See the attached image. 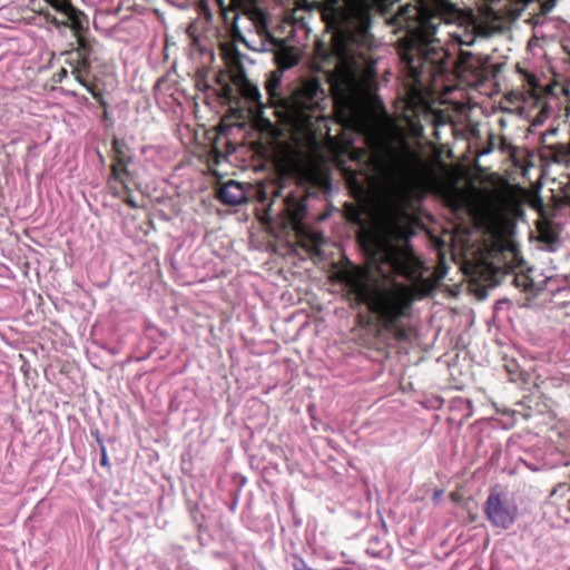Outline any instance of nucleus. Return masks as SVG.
<instances>
[{
    "mask_svg": "<svg viewBox=\"0 0 570 570\" xmlns=\"http://www.w3.org/2000/svg\"><path fill=\"white\" fill-rule=\"evenodd\" d=\"M89 69V62L85 55H79L76 61V65L72 68V73L75 75L76 79L90 92L94 97H96V94L94 92L92 88L83 80L82 76L83 73H87Z\"/></svg>",
    "mask_w": 570,
    "mask_h": 570,
    "instance_id": "nucleus-14",
    "label": "nucleus"
},
{
    "mask_svg": "<svg viewBox=\"0 0 570 570\" xmlns=\"http://www.w3.org/2000/svg\"><path fill=\"white\" fill-rule=\"evenodd\" d=\"M485 514L495 528H510L519 515V508L513 495L492 490L485 502Z\"/></svg>",
    "mask_w": 570,
    "mask_h": 570,
    "instance_id": "nucleus-8",
    "label": "nucleus"
},
{
    "mask_svg": "<svg viewBox=\"0 0 570 570\" xmlns=\"http://www.w3.org/2000/svg\"><path fill=\"white\" fill-rule=\"evenodd\" d=\"M377 0H344L342 8L335 10V22L344 39L341 61L331 76V90L335 116L340 124L356 130L367 127L372 114L373 91L370 75L371 66L362 72V65L355 59L360 49L362 60L367 63V50L373 45L370 32L371 11Z\"/></svg>",
    "mask_w": 570,
    "mask_h": 570,
    "instance_id": "nucleus-1",
    "label": "nucleus"
},
{
    "mask_svg": "<svg viewBox=\"0 0 570 570\" xmlns=\"http://www.w3.org/2000/svg\"><path fill=\"white\" fill-rule=\"evenodd\" d=\"M368 264L372 273L382 278L396 275L417 281L423 275L421 262L407 247L397 246L381 237L373 242Z\"/></svg>",
    "mask_w": 570,
    "mask_h": 570,
    "instance_id": "nucleus-6",
    "label": "nucleus"
},
{
    "mask_svg": "<svg viewBox=\"0 0 570 570\" xmlns=\"http://www.w3.org/2000/svg\"><path fill=\"white\" fill-rule=\"evenodd\" d=\"M472 52L460 49L458 60L453 61L458 71H468L471 69L470 60Z\"/></svg>",
    "mask_w": 570,
    "mask_h": 570,
    "instance_id": "nucleus-17",
    "label": "nucleus"
},
{
    "mask_svg": "<svg viewBox=\"0 0 570 570\" xmlns=\"http://www.w3.org/2000/svg\"><path fill=\"white\" fill-rule=\"evenodd\" d=\"M282 206L294 228L299 232L306 213L304 202L295 197L293 194H288L282 199Z\"/></svg>",
    "mask_w": 570,
    "mask_h": 570,
    "instance_id": "nucleus-10",
    "label": "nucleus"
},
{
    "mask_svg": "<svg viewBox=\"0 0 570 570\" xmlns=\"http://www.w3.org/2000/svg\"><path fill=\"white\" fill-rule=\"evenodd\" d=\"M120 166H121V163H117L112 166V174L116 178H120Z\"/></svg>",
    "mask_w": 570,
    "mask_h": 570,
    "instance_id": "nucleus-21",
    "label": "nucleus"
},
{
    "mask_svg": "<svg viewBox=\"0 0 570 570\" xmlns=\"http://www.w3.org/2000/svg\"><path fill=\"white\" fill-rule=\"evenodd\" d=\"M523 78L527 85L529 86V91L532 96L539 97L541 95V91H550L549 88L542 89L537 77L530 72L524 71Z\"/></svg>",
    "mask_w": 570,
    "mask_h": 570,
    "instance_id": "nucleus-16",
    "label": "nucleus"
},
{
    "mask_svg": "<svg viewBox=\"0 0 570 570\" xmlns=\"http://www.w3.org/2000/svg\"><path fill=\"white\" fill-rule=\"evenodd\" d=\"M548 150L553 163L570 167V147L566 144H556L548 146Z\"/></svg>",
    "mask_w": 570,
    "mask_h": 570,
    "instance_id": "nucleus-13",
    "label": "nucleus"
},
{
    "mask_svg": "<svg viewBox=\"0 0 570 570\" xmlns=\"http://www.w3.org/2000/svg\"><path fill=\"white\" fill-rule=\"evenodd\" d=\"M52 9L60 16L61 20L53 18L56 23L70 27L72 30L78 31L81 28V13L78 12L69 0H45Z\"/></svg>",
    "mask_w": 570,
    "mask_h": 570,
    "instance_id": "nucleus-9",
    "label": "nucleus"
},
{
    "mask_svg": "<svg viewBox=\"0 0 570 570\" xmlns=\"http://www.w3.org/2000/svg\"><path fill=\"white\" fill-rule=\"evenodd\" d=\"M480 35L483 32L474 21L455 24L432 16L422 19L419 27L407 35L399 47V53L414 79L425 71L443 73L456 48L473 46Z\"/></svg>",
    "mask_w": 570,
    "mask_h": 570,
    "instance_id": "nucleus-2",
    "label": "nucleus"
},
{
    "mask_svg": "<svg viewBox=\"0 0 570 570\" xmlns=\"http://www.w3.org/2000/svg\"><path fill=\"white\" fill-rule=\"evenodd\" d=\"M371 160L381 181L394 191L407 194L415 189L438 191L442 188L435 170L405 141L400 147H387Z\"/></svg>",
    "mask_w": 570,
    "mask_h": 570,
    "instance_id": "nucleus-5",
    "label": "nucleus"
},
{
    "mask_svg": "<svg viewBox=\"0 0 570 570\" xmlns=\"http://www.w3.org/2000/svg\"><path fill=\"white\" fill-rule=\"evenodd\" d=\"M239 91L246 100L253 104L257 112L263 111L265 105L262 101V94L255 83L245 78L239 85Z\"/></svg>",
    "mask_w": 570,
    "mask_h": 570,
    "instance_id": "nucleus-12",
    "label": "nucleus"
},
{
    "mask_svg": "<svg viewBox=\"0 0 570 570\" xmlns=\"http://www.w3.org/2000/svg\"><path fill=\"white\" fill-rule=\"evenodd\" d=\"M282 73L272 71L265 83L271 106L284 127L294 139H311L314 136V121L321 120V105L325 92L318 80L304 81L291 98L281 95Z\"/></svg>",
    "mask_w": 570,
    "mask_h": 570,
    "instance_id": "nucleus-4",
    "label": "nucleus"
},
{
    "mask_svg": "<svg viewBox=\"0 0 570 570\" xmlns=\"http://www.w3.org/2000/svg\"><path fill=\"white\" fill-rule=\"evenodd\" d=\"M100 463H101V465H107V463H108L107 452H106L105 446L101 448V460H100Z\"/></svg>",
    "mask_w": 570,
    "mask_h": 570,
    "instance_id": "nucleus-22",
    "label": "nucleus"
},
{
    "mask_svg": "<svg viewBox=\"0 0 570 570\" xmlns=\"http://www.w3.org/2000/svg\"><path fill=\"white\" fill-rule=\"evenodd\" d=\"M218 197L224 204L232 206L239 205L247 199L244 185L235 180H229L222 185Z\"/></svg>",
    "mask_w": 570,
    "mask_h": 570,
    "instance_id": "nucleus-11",
    "label": "nucleus"
},
{
    "mask_svg": "<svg viewBox=\"0 0 570 570\" xmlns=\"http://www.w3.org/2000/svg\"><path fill=\"white\" fill-rule=\"evenodd\" d=\"M313 249H317V247L323 243V237L321 234H314L312 237Z\"/></svg>",
    "mask_w": 570,
    "mask_h": 570,
    "instance_id": "nucleus-20",
    "label": "nucleus"
},
{
    "mask_svg": "<svg viewBox=\"0 0 570 570\" xmlns=\"http://www.w3.org/2000/svg\"><path fill=\"white\" fill-rule=\"evenodd\" d=\"M81 52L87 55L89 52V45L86 39H83L82 37H79L78 38V56L81 55Z\"/></svg>",
    "mask_w": 570,
    "mask_h": 570,
    "instance_id": "nucleus-18",
    "label": "nucleus"
},
{
    "mask_svg": "<svg viewBox=\"0 0 570 570\" xmlns=\"http://www.w3.org/2000/svg\"><path fill=\"white\" fill-rule=\"evenodd\" d=\"M272 195H273V203L276 202V198L281 196V187H278L277 185L275 184H272L271 185V191H269Z\"/></svg>",
    "mask_w": 570,
    "mask_h": 570,
    "instance_id": "nucleus-19",
    "label": "nucleus"
},
{
    "mask_svg": "<svg viewBox=\"0 0 570 570\" xmlns=\"http://www.w3.org/2000/svg\"><path fill=\"white\" fill-rule=\"evenodd\" d=\"M337 277L358 303L365 304L386 330L394 332L397 340L406 338V331L395 327V322L406 315L414 299L410 286L400 283L380 284L370 272L356 267L341 271Z\"/></svg>",
    "mask_w": 570,
    "mask_h": 570,
    "instance_id": "nucleus-3",
    "label": "nucleus"
},
{
    "mask_svg": "<svg viewBox=\"0 0 570 570\" xmlns=\"http://www.w3.org/2000/svg\"><path fill=\"white\" fill-rule=\"evenodd\" d=\"M357 193L363 194V188H362V187H360V188H358V190H357Z\"/></svg>",
    "mask_w": 570,
    "mask_h": 570,
    "instance_id": "nucleus-23",
    "label": "nucleus"
},
{
    "mask_svg": "<svg viewBox=\"0 0 570 570\" xmlns=\"http://www.w3.org/2000/svg\"><path fill=\"white\" fill-rule=\"evenodd\" d=\"M234 8L236 11L235 28L242 27L248 31H254L262 40V45L257 49L265 51L266 41H274L269 32L268 14L254 0H235Z\"/></svg>",
    "mask_w": 570,
    "mask_h": 570,
    "instance_id": "nucleus-7",
    "label": "nucleus"
},
{
    "mask_svg": "<svg viewBox=\"0 0 570 570\" xmlns=\"http://www.w3.org/2000/svg\"><path fill=\"white\" fill-rule=\"evenodd\" d=\"M365 210H366L365 204H363L360 207H355L353 205H347L345 213H346V217L348 220L364 227L366 225V222L364 218Z\"/></svg>",
    "mask_w": 570,
    "mask_h": 570,
    "instance_id": "nucleus-15",
    "label": "nucleus"
}]
</instances>
